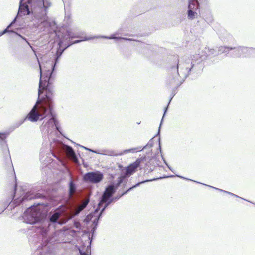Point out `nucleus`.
<instances>
[{
  "label": "nucleus",
  "instance_id": "3",
  "mask_svg": "<svg viewBox=\"0 0 255 255\" xmlns=\"http://www.w3.org/2000/svg\"><path fill=\"white\" fill-rule=\"evenodd\" d=\"M201 60L195 58L191 64L187 62H180L179 56H174L173 60L168 66V76L167 78V84L169 86L176 85L173 89L168 101L170 105L172 99L176 94L178 88L185 81V79L192 74L199 75L202 65L200 64Z\"/></svg>",
  "mask_w": 255,
  "mask_h": 255
},
{
  "label": "nucleus",
  "instance_id": "42",
  "mask_svg": "<svg viewBox=\"0 0 255 255\" xmlns=\"http://www.w3.org/2000/svg\"><path fill=\"white\" fill-rule=\"evenodd\" d=\"M35 204H33V205H31L30 207H28V208H27V209L28 210V213L29 214H33V213H30V211H29V209L30 208L32 207V206H34Z\"/></svg>",
  "mask_w": 255,
  "mask_h": 255
},
{
  "label": "nucleus",
  "instance_id": "41",
  "mask_svg": "<svg viewBox=\"0 0 255 255\" xmlns=\"http://www.w3.org/2000/svg\"><path fill=\"white\" fill-rule=\"evenodd\" d=\"M157 158V157H156V155H155L154 156H152V157L151 159H150V160H154L156 161Z\"/></svg>",
  "mask_w": 255,
  "mask_h": 255
},
{
  "label": "nucleus",
  "instance_id": "47",
  "mask_svg": "<svg viewBox=\"0 0 255 255\" xmlns=\"http://www.w3.org/2000/svg\"><path fill=\"white\" fill-rule=\"evenodd\" d=\"M222 40H223L224 42H226L225 38H223V39H222Z\"/></svg>",
  "mask_w": 255,
  "mask_h": 255
},
{
  "label": "nucleus",
  "instance_id": "29",
  "mask_svg": "<svg viewBox=\"0 0 255 255\" xmlns=\"http://www.w3.org/2000/svg\"><path fill=\"white\" fill-rule=\"evenodd\" d=\"M153 146V138L151 139L144 146H143L142 149V150L144 149H146L147 148H151Z\"/></svg>",
  "mask_w": 255,
  "mask_h": 255
},
{
  "label": "nucleus",
  "instance_id": "19",
  "mask_svg": "<svg viewBox=\"0 0 255 255\" xmlns=\"http://www.w3.org/2000/svg\"><path fill=\"white\" fill-rule=\"evenodd\" d=\"M101 155H108L111 156H122V154H121V152H116L114 150H103L101 153Z\"/></svg>",
  "mask_w": 255,
  "mask_h": 255
},
{
  "label": "nucleus",
  "instance_id": "8",
  "mask_svg": "<svg viewBox=\"0 0 255 255\" xmlns=\"http://www.w3.org/2000/svg\"><path fill=\"white\" fill-rule=\"evenodd\" d=\"M234 47V51L229 54V56L233 58L255 57V48L242 46Z\"/></svg>",
  "mask_w": 255,
  "mask_h": 255
},
{
  "label": "nucleus",
  "instance_id": "45",
  "mask_svg": "<svg viewBox=\"0 0 255 255\" xmlns=\"http://www.w3.org/2000/svg\"><path fill=\"white\" fill-rule=\"evenodd\" d=\"M4 35V34H3V33L2 32V31H0V36H2V35Z\"/></svg>",
  "mask_w": 255,
  "mask_h": 255
},
{
  "label": "nucleus",
  "instance_id": "50",
  "mask_svg": "<svg viewBox=\"0 0 255 255\" xmlns=\"http://www.w3.org/2000/svg\"><path fill=\"white\" fill-rule=\"evenodd\" d=\"M243 200H246V201H247L249 202V201H248L247 200H246V199H244ZM249 203H251V201H249Z\"/></svg>",
  "mask_w": 255,
  "mask_h": 255
},
{
  "label": "nucleus",
  "instance_id": "13",
  "mask_svg": "<svg viewBox=\"0 0 255 255\" xmlns=\"http://www.w3.org/2000/svg\"><path fill=\"white\" fill-rule=\"evenodd\" d=\"M162 178L163 177L154 178L153 179H146L144 180H142L141 181L138 182L137 183H136L135 184L130 187L129 188H128L127 190H126L125 191L122 192L120 193L119 192L115 197H114L113 199H110L109 202H112V203L115 202L116 201L118 200L121 197H122V196H123L127 194L130 191H131L133 190L134 189L139 187L140 185H141L142 184H144V183H145L147 182H151L153 181H156V180H159V179H161V178Z\"/></svg>",
  "mask_w": 255,
  "mask_h": 255
},
{
  "label": "nucleus",
  "instance_id": "43",
  "mask_svg": "<svg viewBox=\"0 0 255 255\" xmlns=\"http://www.w3.org/2000/svg\"><path fill=\"white\" fill-rule=\"evenodd\" d=\"M17 187V185L16 183H15L14 185V190H16Z\"/></svg>",
  "mask_w": 255,
  "mask_h": 255
},
{
  "label": "nucleus",
  "instance_id": "1",
  "mask_svg": "<svg viewBox=\"0 0 255 255\" xmlns=\"http://www.w3.org/2000/svg\"><path fill=\"white\" fill-rule=\"evenodd\" d=\"M44 73H43L42 65L39 63L40 70V79L38 89V98L36 103L33 106L26 116L21 120L15 123L13 127L15 129L21 126L26 120L32 122L42 121L48 117L47 120H44L40 128L42 132L47 134L49 140L53 142L57 139L50 137L55 130L56 134H61V128L56 117L54 110L53 100L54 90L53 83L54 81L56 73L49 66L44 65Z\"/></svg>",
  "mask_w": 255,
  "mask_h": 255
},
{
  "label": "nucleus",
  "instance_id": "4",
  "mask_svg": "<svg viewBox=\"0 0 255 255\" xmlns=\"http://www.w3.org/2000/svg\"><path fill=\"white\" fill-rule=\"evenodd\" d=\"M51 6V3L48 0L26 1L22 4L21 8L19 5L18 16L21 17L31 15L33 21L51 33L55 31L57 24L55 20H51L47 16L48 9Z\"/></svg>",
  "mask_w": 255,
  "mask_h": 255
},
{
  "label": "nucleus",
  "instance_id": "9",
  "mask_svg": "<svg viewBox=\"0 0 255 255\" xmlns=\"http://www.w3.org/2000/svg\"><path fill=\"white\" fill-rule=\"evenodd\" d=\"M200 0H188L186 14L189 20H193L198 18L199 14H200Z\"/></svg>",
  "mask_w": 255,
  "mask_h": 255
},
{
  "label": "nucleus",
  "instance_id": "35",
  "mask_svg": "<svg viewBox=\"0 0 255 255\" xmlns=\"http://www.w3.org/2000/svg\"><path fill=\"white\" fill-rule=\"evenodd\" d=\"M89 152H92V153H96V154H100V153H101V152H99L98 150H94V149H90L89 150Z\"/></svg>",
  "mask_w": 255,
  "mask_h": 255
},
{
  "label": "nucleus",
  "instance_id": "7",
  "mask_svg": "<svg viewBox=\"0 0 255 255\" xmlns=\"http://www.w3.org/2000/svg\"><path fill=\"white\" fill-rule=\"evenodd\" d=\"M102 206H98L96 209H95L94 212L91 213L88 216L85 217L83 220H80L77 218L74 219L73 224L74 227L78 229H81L84 227L85 226L87 225L90 221L91 220L92 217H94L95 218L92 221V223L90 226V229H88L85 231L84 232L87 235L88 239L89 240L90 244L92 242V240L94 239L95 237V233L97 228L94 231H93V227L94 225V222H95L96 218L99 216L101 211V208Z\"/></svg>",
  "mask_w": 255,
  "mask_h": 255
},
{
  "label": "nucleus",
  "instance_id": "39",
  "mask_svg": "<svg viewBox=\"0 0 255 255\" xmlns=\"http://www.w3.org/2000/svg\"><path fill=\"white\" fill-rule=\"evenodd\" d=\"M176 177L175 175H169V176H163L162 178H167V177H169V178H173V177Z\"/></svg>",
  "mask_w": 255,
  "mask_h": 255
},
{
  "label": "nucleus",
  "instance_id": "48",
  "mask_svg": "<svg viewBox=\"0 0 255 255\" xmlns=\"http://www.w3.org/2000/svg\"><path fill=\"white\" fill-rule=\"evenodd\" d=\"M14 176H15V181H16L17 179H16V175H15V173H14Z\"/></svg>",
  "mask_w": 255,
  "mask_h": 255
},
{
  "label": "nucleus",
  "instance_id": "5",
  "mask_svg": "<svg viewBox=\"0 0 255 255\" xmlns=\"http://www.w3.org/2000/svg\"><path fill=\"white\" fill-rule=\"evenodd\" d=\"M79 37V33L73 32L69 30L59 31L55 33L54 41L57 43L58 47L55 53L54 59L52 60L47 61L46 64L56 73V66L61 56L64 51L71 45L79 43L82 41H86L95 38H101L106 39H109V36L92 37L85 36L82 39L71 41L73 39L78 38Z\"/></svg>",
  "mask_w": 255,
  "mask_h": 255
},
{
  "label": "nucleus",
  "instance_id": "14",
  "mask_svg": "<svg viewBox=\"0 0 255 255\" xmlns=\"http://www.w3.org/2000/svg\"><path fill=\"white\" fill-rule=\"evenodd\" d=\"M208 53H207L206 51H202L201 52H200L198 54L193 55L192 58L191 62L188 63L191 64L193 61V59L195 58L199 60V59L201 60V61H200V64L202 65V68L201 70V73L204 67V63H203V60L206 59H208L210 56L215 57L217 56V55H216L217 53H215V50L214 49H209L208 48Z\"/></svg>",
  "mask_w": 255,
  "mask_h": 255
},
{
  "label": "nucleus",
  "instance_id": "40",
  "mask_svg": "<svg viewBox=\"0 0 255 255\" xmlns=\"http://www.w3.org/2000/svg\"><path fill=\"white\" fill-rule=\"evenodd\" d=\"M166 166L171 172H174L173 168L168 164H167V165H166Z\"/></svg>",
  "mask_w": 255,
  "mask_h": 255
},
{
  "label": "nucleus",
  "instance_id": "12",
  "mask_svg": "<svg viewBox=\"0 0 255 255\" xmlns=\"http://www.w3.org/2000/svg\"><path fill=\"white\" fill-rule=\"evenodd\" d=\"M104 179V174L100 171L95 170L86 173L83 175V181L87 183L97 184Z\"/></svg>",
  "mask_w": 255,
  "mask_h": 255
},
{
  "label": "nucleus",
  "instance_id": "6",
  "mask_svg": "<svg viewBox=\"0 0 255 255\" xmlns=\"http://www.w3.org/2000/svg\"><path fill=\"white\" fill-rule=\"evenodd\" d=\"M128 178V176H127L125 174L122 173L120 176L117 178L116 183L115 182H112L108 184L106 187L102 195L99 198L98 206H103V207L101 209L99 216L94 222L93 227V231L97 228L99 221L102 218L104 211L108 206L112 203V202H109L110 199L114 198V197L112 196L115 193L118 188L122 184L123 185L124 187L126 186Z\"/></svg>",
  "mask_w": 255,
  "mask_h": 255
},
{
  "label": "nucleus",
  "instance_id": "37",
  "mask_svg": "<svg viewBox=\"0 0 255 255\" xmlns=\"http://www.w3.org/2000/svg\"><path fill=\"white\" fill-rule=\"evenodd\" d=\"M118 167L120 170H121L122 171V173H124V171L125 168H124V167L122 165L119 164Z\"/></svg>",
  "mask_w": 255,
  "mask_h": 255
},
{
  "label": "nucleus",
  "instance_id": "32",
  "mask_svg": "<svg viewBox=\"0 0 255 255\" xmlns=\"http://www.w3.org/2000/svg\"><path fill=\"white\" fill-rule=\"evenodd\" d=\"M123 41H138L137 40L132 39V38H127V37H122V40Z\"/></svg>",
  "mask_w": 255,
  "mask_h": 255
},
{
  "label": "nucleus",
  "instance_id": "25",
  "mask_svg": "<svg viewBox=\"0 0 255 255\" xmlns=\"http://www.w3.org/2000/svg\"><path fill=\"white\" fill-rule=\"evenodd\" d=\"M142 150V149L141 147H138L136 148H132L130 149H125L123 150L122 152H121V154H122V155L124 154H127L128 153H135L137 152H140Z\"/></svg>",
  "mask_w": 255,
  "mask_h": 255
},
{
  "label": "nucleus",
  "instance_id": "52",
  "mask_svg": "<svg viewBox=\"0 0 255 255\" xmlns=\"http://www.w3.org/2000/svg\"><path fill=\"white\" fill-rule=\"evenodd\" d=\"M43 204V205H46V206H47V205H48V204Z\"/></svg>",
  "mask_w": 255,
  "mask_h": 255
},
{
  "label": "nucleus",
  "instance_id": "24",
  "mask_svg": "<svg viewBox=\"0 0 255 255\" xmlns=\"http://www.w3.org/2000/svg\"><path fill=\"white\" fill-rule=\"evenodd\" d=\"M76 189V184L72 180H70L68 183V194L71 195Z\"/></svg>",
  "mask_w": 255,
  "mask_h": 255
},
{
  "label": "nucleus",
  "instance_id": "30",
  "mask_svg": "<svg viewBox=\"0 0 255 255\" xmlns=\"http://www.w3.org/2000/svg\"><path fill=\"white\" fill-rule=\"evenodd\" d=\"M175 176H176V177H179L180 178H181V179H184L190 180V181H193V182L201 184V183H200V182H199L198 181H195V180H192V179H190L184 177H183V176H182L181 175H180L175 174ZM203 184V183H202V184Z\"/></svg>",
  "mask_w": 255,
  "mask_h": 255
},
{
  "label": "nucleus",
  "instance_id": "15",
  "mask_svg": "<svg viewBox=\"0 0 255 255\" xmlns=\"http://www.w3.org/2000/svg\"><path fill=\"white\" fill-rule=\"evenodd\" d=\"M140 159H136L135 162L127 166L124 168V173H123L127 176H128V178L130 175L133 174L137 171L138 168L140 166Z\"/></svg>",
  "mask_w": 255,
  "mask_h": 255
},
{
  "label": "nucleus",
  "instance_id": "26",
  "mask_svg": "<svg viewBox=\"0 0 255 255\" xmlns=\"http://www.w3.org/2000/svg\"><path fill=\"white\" fill-rule=\"evenodd\" d=\"M203 185H205V186H208L210 188H212L215 190H219L221 192H224L225 193H226V194H228L229 195H231L233 196H234V197H236L237 198H239L240 199H244V198L241 197H239V196L233 193H231V192H230L229 191H225V190H224L223 189H219V188H216V187H213L212 186H210V185H207V184H203Z\"/></svg>",
  "mask_w": 255,
  "mask_h": 255
},
{
  "label": "nucleus",
  "instance_id": "46",
  "mask_svg": "<svg viewBox=\"0 0 255 255\" xmlns=\"http://www.w3.org/2000/svg\"><path fill=\"white\" fill-rule=\"evenodd\" d=\"M227 34L228 37H229V38H231L232 37V36L230 35L229 34Z\"/></svg>",
  "mask_w": 255,
  "mask_h": 255
},
{
  "label": "nucleus",
  "instance_id": "27",
  "mask_svg": "<svg viewBox=\"0 0 255 255\" xmlns=\"http://www.w3.org/2000/svg\"><path fill=\"white\" fill-rule=\"evenodd\" d=\"M9 133L8 132H0V142L6 141V138L8 136Z\"/></svg>",
  "mask_w": 255,
  "mask_h": 255
},
{
  "label": "nucleus",
  "instance_id": "36",
  "mask_svg": "<svg viewBox=\"0 0 255 255\" xmlns=\"http://www.w3.org/2000/svg\"><path fill=\"white\" fill-rule=\"evenodd\" d=\"M146 156H144L142 157H141V158H137V159H140V163H141V161H143L145 160H146Z\"/></svg>",
  "mask_w": 255,
  "mask_h": 255
},
{
  "label": "nucleus",
  "instance_id": "28",
  "mask_svg": "<svg viewBox=\"0 0 255 255\" xmlns=\"http://www.w3.org/2000/svg\"><path fill=\"white\" fill-rule=\"evenodd\" d=\"M119 34V33L118 32L114 33L113 34L109 36V39H113L116 41L121 40L122 37L117 36V35H118Z\"/></svg>",
  "mask_w": 255,
  "mask_h": 255
},
{
  "label": "nucleus",
  "instance_id": "33",
  "mask_svg": "<svg viewBox=\"0 0 255 255\" xmlns=\"http://www.w3.org/2000/svg\"><path fill=\"white\" fill-rule=\"evenodd\" d=\"M79 252L80 255H91L90 253H87L85 251L80 249H79Z\"/></svg>",
  "mask_w": 255,
  "mask_h": 255
},
{
  "label": "nucleus",
  "instance_id": "51",
  "mask_svg": "<svg viewBox=\"0 0 255 255\" xmlns=\"http://www.w3.org/2000/svg\"><path fill=\"white\" fill-rule=\"evenodd\" d=\"M140 123H141V122H137V124H140Z\"/></svg>",
  "mask_w": 255,
  "mask_h": 255
},
{
  "label": "nucleus",
  "instance_id": "44",
  "mask_svg": "<svg viewBox=\"0 0 255 255\" xmlns=\"http://www.w3.org/2000/svg\"><path fill=\"white\" fill-rule=\"evenodd\" d=\"M4 35V34H3V33L2 32V31H0V36H2V35Z\"/></svg>",
  "mask_w": 255,
  "mask_h": 255
},
{
  "label": "nucleus",
  "instance_id": "11",
  "mask_svg": "<svg viewBox=\"0 0 255 255\" xmlns=\"http://www.w3.org/2000/svg\"><path fill=\"white\" fill-rule=\"evenodd\" d=\"M43 196H44V195H42L39 193L27 191L25 192L22 196L19 197L15 199H12V200H10V201H11L12 203L10 209L12 210V209L14 208L16 206L21 205L27 200L41 198ZM13 198H14V197H13Z\"/></svg>",
  "mask_w": 255,
  "mask_h": 255
},
{
  "label": "nucleus",
  "instance_id": "2",
  "mask_svg": "<svg viewBox=\"0 0 255 255\" xmlns=\"http://www.w3.org/2000/svg\"><path fill=\"white\" fill-rule=\"evenodd\" d=\"M60 212L59 210L51 212L41 225V229L39 232L30 236L29 242L31 248L37 251V254L40 255H53L55 244L65 242L60 238L64 234L58 230L54 231L52 235H48L51 229L55 230L57 225H61L58 219Z\"/></svg>",
  "mask_w": 255,
  "mask_h": 255
},
{
  "label": "nucleus",
  "instance_id": "10",
  "mask_svg": "<svg viewBox=\"0 0 255 255\" xmlns=\"http://www.w3.org/2000/svg\"><path fill=\"white\" fill-rule=\"evenodd\" d=\"M20 16H18V13L17 14L15 17L14 19L7 26V27L2 30V32L4 34L6 33H14L16 35H17L19 37L22 39L23 41H25L26 43L29 46L32 50L35 52V49L33 47V46L31 45V44L28 41L27 39L22 35L19 34L17 32H16L15 30L18 29L19 26L20 25L17 23L18 20Z\"/></svg>",
  "mask_w": 255,
  "mask_h": 255
},
{
  "label": "nucleus",
  "instance_id": "34",
  "mask_svg": "<svg viewBox=\"0 0 255 255\" xmlns=\"http://www.w3.org/2000/svg\"><path fill=\"white\" fill-rule=\"evenodd\" d=\"M68 149H69V152H70L71 154H72V155H74V154H75V151H74V150L73 148L72 147H71V146H69L68 147Z\"/></svg>",
  "mask_w": 255,
  "mask_h": 255
},
{
  "label": "nucleus",
  "instance_id": "17",
  "mask_svg": "<svg viewBox=\"0 0 255 255\" xmlns=\"http://www.w3.org/2000/svg\"><path fill=\"white\" fill-rule=\"evenodd\" d=\"M28 210L26 209L23 215L25 222L29 224H34L37 222V219L35 217L34 214H28Z\"/></svg>",
  "mask_w": 255,
  "mask_h": 255
},
{
  "label": "nucleus",
  "instance_id": "16",
  "mask_svg": "<svg viewBox=\"0 0 255 255\" xmlns=\"http://www.w3.org/2000/svg\"><path fill=\"white\" fill-rule=\"evenodd\" d=\"M0 149L3 155L4 160L6 163L12 164L11 158L7 141L0 142Z\"/></svg>",
  "mask_w": 255,
  "mask_h": 255
},
{
  "label": "nucleus",
  "instance_id": "49",
  "mask_svg": "<svg viewBox=\"0 0 255 255\" xmlns=\"http://www.w3.org/2000/svg\"><path fill=\"white\" fill-rule=\"evenodd\" d=\"M35 205H40V204H41L40 203H37L36 204V203H35Z\"/></svg>",
  "mask_w": 255,
  "mask_h": 255
},
{
  "label": "nucleus",
  "instance_id": "31",
  "mask_svg": "<svg viewBox=\"0 0 255 255\" xmlns=\"http://www.w3.org/2000/svg\"><path fill=\"white\" fill-rule=\"evenodd\" d=\"M71 142L73 144H75L76 146H78L80 147L81 148H83V149H85V150H87V151H89V150L90 149V148H88V147H85V146H84L81 145H80V144H77V143H75V142H73V141H72V140H71Z\"/></svg>",
  "mask_w": 255,
  "mask_h": 255
},
{
  "label": "nucleus",
  "instance_id": "23",
  "mask_svg": "<svg viewBox=\"0 0 255 255\" xmlns=\"http://www.w3.org/2000/svg\"><path fill=\"white\" fill-rule=\"evenodd\" d=\"M158 136V148L157 149V150H159V151H157V154H158L159 153V152L161 154V158H162V159L164 162V163L165 164V165H167L168 163L166 161V159H165L163 154H162V147H161V138L159 135Z\"/></svg>",
  "mask_w": 255,
  "mask_h": 255
},
{
  "label": "nucleus",
  "instance_id": "22",
  "mask_svg": "<svg viewBox=\"0 0 255 255\" xmlns=\"http://www.w3.org/2000/svg\"><path fill=\"white\" fill-rule=\"evenodd\" d=\"M11 203V201H10V199L5 202L0 201V206L1 207L0 208V214L3 212Z\"/></svg>",
  "mask_w": 255,
  "mask_h": 255
},
{
  "label": "nucleus",
  "instance_id": "20",
  "mask_svg": "<svg viewBox=\"0 0 255 255\" xmlns=\"http://www.w3.org/2000/svg\"><path fill=\"white\" fill-rule=\"evenodd\" d=\"M89 203V200H87L84 201L82 204L77 209V210L74 213L73 216L74 217L78 216L80 213L87 206Z\"/></svg>",
  "mask_w": 255,
  "mask_h": 255
},
{
  "label": "nucleus",
  "instance_id": "18",
  "mask_svg": "<svg viewBox=\"0 0 255 255\" xmlns=\"http://www.w3.org/2000/svg\"><path fill=\"white\" fill-rule=\"evenodd\" d=\"M234 47L232 46H221L218 48V52L217 53V55L225 53L226 54H229L230 51H234Z\"/></svg>",
  "mask_w": 255,
  "mask_h": 255
},
{
  "label": "nucleus",
  "instance_id": "38",
  "mask_svg": "<svg viewBox=\"0 0 255 255\" xmlns=\"http://www.w3.org/2000/svg\"><path fill=\"white\" fill-rule=\"evenodd\" d=\"M145 50H148L149 51L152 52V50L151 49V47L150 46H147L145 48Z\"/></svg>",
  "mask_w": 255,
  "mask_h": 255
},
{
  "label": "nucleus",
  "instance_id": "21",
  "mask_svg": "<svg viewBox=\"0 0 255 255\" xmlns=\"http://www.w3.org/2000/svg\"><path fill=\"white\" fill-rule=\"evenodd\" d=\"M169 106V105H168V103L166 107H165L164 108V112H163V114L162 117L161 118V121H160V124H159L158 132L154 136L153 138H155L158 135H160V129H161L162 123L163 122L164 118V117H165V115H166V113H167V111L168 110Z\"/></svg>",
  "mask_w": 255,
  "mask_h": 255
}]
</instances>
